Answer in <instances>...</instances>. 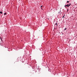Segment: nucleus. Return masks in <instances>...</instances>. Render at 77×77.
<instances>
[{
  "mask_svg": "<svg viewBox=\"0 0 77 77\" xmlns=\"http://www.w3.org/2000/svg\"><path fill=\"white\" fill-rule=\"evenodd\" d=\"M63 17H65V15H64V16H63Z\"/></svg>",
  "mask_w": 77,
  "mask_h": 77,
  "instance_id": "nucleus-10",
  "label": "nucleus"
},
{
  "mask_svg": "<svg viewBox=\"0 0 77 77\" xmlns=\"http://www.w3.org/2000/svg\"><path fill=\"white\" fill-rule=\"evenodd\" d=\"M67 3H69V1H67Z\"/></svg>",
  "mask_w": 77,
  "mask_h": 77,
  "instance_id": "nucleus-9",
  "label": "nucleus"
},
{
  "mask_svg": "<svg viewBox=\"0 0 77 77\" xmlns=\"http://www.w3.org/2000/svg\"><path fill=\"white\" fill-rule=\"evenodd\" d=\"M7 14V13H5L4 14V15H6V14Z\"/></svg>",
  "mask_w": 77,
  "mask_h": 77,
  "instance_id": "nucleus-5",
  "label": "nucleus"
},
{
  "mask_svg": "<svg viewBox=\"0 0 77 77\" xmlns=\"http://www.w3.org/2000/svg\"><path fill=\"white\" fill-rule=\"evenodd\" d=\"M57 23H55L56 26H57Z\"/></svg>",
  "mask_w": 77,
  "mask_h": 77,
  "instance_id": "nucleus-6",
  "label": "nucleus"
},
{
  "mask_svg": "<svg viewBox=\"0 0 77 77\" xmlns=\"http://www.w3.org/2000/svg\"><path fill=\"white\" fill-rule=\"evenodd\" d=\"M65 17H63V18H65Z\"/></svg>",
  "mask_w": 77,
  "mask_h": 77,
  "instance_id": "nucleus-8",
  "label": "nucleus"
},
{
  "mask_svg": "<svg viewBox=\"0 0 77 77\" xmlns=\"http://www.w3.org/2000/svg\"><path fill=\"white\" fill-rule=\"evenodd\" d=\"M66 30V28H65L64 29V30Z\"/></svg>",
  "mask_w": 77,
  "mask_h": 77,
  "instance_id": "nucleus-4",
  "label": "nucleus"
},
{
  "mask_svg": "<svg viewBox=\"0 0 77 77\" xmlns=\"http://www.w3.org/2000/svg\"><path fill=\"white\" fill-rule=\"evenodd\" d=\"M67 11H68V9H67Z\"/></svg>",
  "mask_w": 77,
  "mask_h": 77,
  "instance_id": "nucleus-11",
  "label": "nucleus"
},
{
  "mask_svg": "<svg viewBox=\"0 0 77 77\" xmlns=\"http://www.w3.org/2000/svg\"><path fill=\"white\" fill-rule=\"evenodd\" d=\"M64 7H65V8H66V5H65Z\"/></svg>",
  "mask_w": 77,
  "mask_h": 77,
  "instance_id": "nucleus-7",
  "label": "nucleus"
},
{
  "mask_svg": "<svg viewBox=\"0 0 77 77\" xmlns=\"http://www.w3.org/2000/svg\"><path fill=\"white\" fill-rule=\"evenodd\" d=\"M0 14H3V13L2 12V11H0Z\"/></svg>",
  "mask_w": 77,
  "mask_h": 77,
  "instance_id": "nucleus-3",
  "label": "nucleus"
},
{
  "mask_svg": "<svg viewBox=\"0 0 77 77\" xmlns=\"http://www.w3.org/2000/svg\"><path fill=\"white\" fill-rule=\"evenodd\" d=\"M70 5H71V4H67V5H66V6H67L68 8V7H69V6H70Z\"/></svg>",
  "mask_w": 77,
  "mask_h": 77,
  "instance_id": "nucleus-1",
  "label": "nucleus"
},
{
  "mask_svg": "<svg viewBox=\"0 0 77 77\" xmlns=\"http://www.w3.org/2000/svg\"><path fill=\"white\" fill-rule=\"evenodd\" d=\"M42 7H43V6H41V9H42V10H43V9H42Z\"/></svg>",
  "mask_w": 77,
  "mask_h": 77,
  "instance_id": "nucleus-2",
  "label": "nucleus"
}]
</instances>
